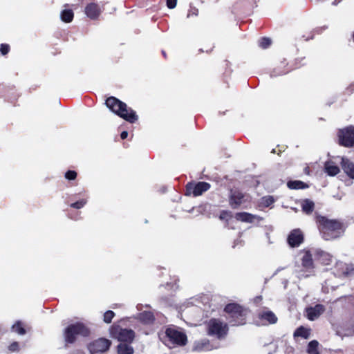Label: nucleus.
Segmentation results:
<instances>
[{"label": "nucleus", "instance_id": "nucleus-31", "mask_svg": "<svg viewBox=\"0 0 354 354\" xmlns=\"http://www.w3.org/2000/svg\"><path fill=\"white\" fill-rule=\"evenodd\" d=\"M272 44V40L269 37H261L259 41V46L263 48H268Z\"/></svg>", "mask_w": 354, "mask_h": 354}, {"label": "nucleus", "instance_id": "nucleus-38", "mask_svg": "<svg viewBox=\"0 0 354 354\" xmlns=\"http://www.w3.org/2000/svg\"><path fill=\"white\" fill-rule=\"evenodd\" d=\"M8 349L11 352H17L19 351V344L17 342H13L8 346Z\"/></svg>", "mask_w": 354, "mask_h": 354}, {"label": "nucleus", "instance_id": "nucleus-12", "mask_svg": "<svg viewBox=\"0 0 354 354\" xmlns=\"http://www.w3.org/2000/svg\"><path fill=\"white\" fill-rule=\"evenodd\" d=\"M246 201L245 194L239 189H231L228 196V203L233 209H239Z\"/></svg>", "mask_w": 354, "mask_h": 354}, {"label": "nucleus", "instance_id": "nucleus-1", "mask_svg": "<svg viewBox=\"0 0 354 354\" xmlns=\"http://www.w3.org/2000/svg\"><path fill=\"white\" fill-rule=\"evenodd\" d=\"M315 222L321 236L326 241H333L343 236L347 225L339 219H330L325 216L317 215Z\"/></svg>", "mask_w": 354, "mask_h": 354}, {"label": "nucleus", "instance_id": "nucleus-30", "mask_svg": "<svg viewBox=\"0 0 354 354\" xmlns=\"http://www.w3.org/2000/svg\"><path fill=\"white\" fill-rule=\"evenodd\" d=\"M13 331L19 335H24L26 333V330L24 327V324L21 321H17L12 327Z\"/></svg>", "mask_w": 354, "mask_h": 354}, {"label": "nucleus", "instance_id": "nucleus-25", "mask_svg": "<svg viewBox=\"0 0 354 354\" xmlns=\"http://www.w3.org/2000/svg\"><path fill=\"white\" fill-rule=\"evenodd\" d=\"M287 186L291 189H304L308 187V185L301 180H290L287 183Z\"/></svg>", "mask_w": 354, "mask_h": 354}, {"label": "nucleus", "instance_id": "nucleus-36", "mask_svg": "<svg viewBox=\"0 0 354 354\" xmlns=\"http://www.w3.org/2000/svg\"><path fill=\"white\" fill-rule=\"evenodd\" d=\"M262 201H263V204L266 207H269L272 203H274V200L273 196H264V197L262 198Z\"/></svg>", "mask_w": 354, "mask_h": 354}, {"label": "nucleus", "instance_id": "nucleus-41", "mask_svg": "<svg viewBox=\"0 0 354 354\" xmlns=\"http://www.w3.org/2000/svg\"><path fill=\"white\" fill-rule=\"evenodd\" d=\"M310 168L309 167L306 166L305 168H304V173L307 175H310Z\"/></svg>", "mask_w": 354, "mask_h": 354}, {"label": "nucleus", "instance_id": "nucleus-23", "mask_svg": "<svg viewBox=\"0 0 354 354\" xmlns=\"http://www.w3.org/2000/svg\"><path fill=\"white\" fill-rule=\"evenodd\" d=\"M325 171L328 176H334L339 172V168L332 161H327L324 165Z\"/></svg>", "mask_w": 354, "mask_h": 354}, {"label": "nucleus", "instance_id": "nucleus-24", "mask_svg": "<svg viewBox=\"0 0 354 354\" xmlns=\"http://www.w3.org/2000/svg\"><path fill=\"white\" fill-rule=\"evenodd\" d=\"M315 209V203L309 199H305L301 203V209L306 214H310Z\"/></svg>", "mask_w": 354, "mask_h": 354}, {"label": "nucleus", "instance_id": "nucleus-37", "mask_svg": "<svg viewBox=\"0 0 354 354\" xmlns=\"http://www.w3.org/2000/svg\"><path fill=\"white\" fill-rule=\"evenodd\" d=\"M10 50V46L7 44H1L0 45V52L1 55H7Z\"/></svg>", "mask_w": 354, "mask_h": 354}, {"label": "nucleus", "instance_id": "nucleus-42", "mask_svg": "<svg viewBox=\"0 0 354 354\" xmlns=\"http://www.w3.org/2000/svg\"><path fill=\"white\" fill-rule=\"evenodd\" d=\"M162 54L163 57H164L165 59H167V54H166V53H165V50H162Z\"/></svg>", "mask_w": 354, "mask_h": 354}, {"label": "nucleus", "instance_id": "nucleus-27", "mask_svg": "<svg viewBox=\"0 0 354 354\" xmlns=\"http://www.w3.org/2000/svg\"><path fill=\"white\" fill-rule=\"evenodd\" d=\"M140 319L145 324H151L155 320V317L151 312L145 311L140 314Z\"/></svg>", "mask_w": 354, "mask_h": 354}, {"label": "nucleus", "instance_id": "nucleus-32", "mask_svg": "<svg viewBox=\"0 0 354 354\" xmlns=\"http://www.w3.org/2000/svg\"><path fill=\"white\" fill-rule=\"evenodd\" d=\"M115 316V313L111 310H107L104 314L103 321L106 324H110Z\"/></svg>", "mask_w": 354, "mask_h": 354}, {"label": "nucleus", "instance_id": "nucleus-2", "mask_svg": "<svg viewBox=\"0 0 354 354\" xmlns=\"http://www.w3.org/2000/svg\"><path fill=\"white\" fill-rule=\"evenodd\" d=\"M105 104L113 113L129 123L133 124L138 120L136 111L115 97H107Z\"/></svg>", "mask_w": 354, "mask_h": 354}, {"label": "nucleus", "instance_id": "nucleus-26", "mask_svg": "<svg viewBox=\"0 0 354 354\" xmlns=\"http://www.w3.org/2000/svg\"><path fill=\"white\" fill-rule=\"evenodd\" d=\"M118 354H133V348L130 346V344L120 343L118 346Z\"/></svg>", "mask_w": 354, "mask_h": 354}, {"label": "nucleus", "instance_id": "nucleus-28", "mask_svg": "<svg viewBox=\"0 0 354 354\" xmlns=\"http://www.w3.org/2000/svg\"><path fill=\"white\" fill-rule=\"evenodd\" d=\"M74 17L73 11L71 9H65L61 12V19L65 23H70Z\"/></svg>", "mask_w": 354, "mask_h": 354}, {"label": "nucleus", "instance_id": "nucleus-4", "mask_svg": "<svg viewBox=\"0 0 354 354\" xmlns=\"http://www.w3.org/2000/svg\"><path fill=\"white\" fill-rule=\"evenodd\" d=\"M227 319L232 326H241L246 323L247 309L237 303H229L224 308Z\"/></svg>", "mask_w": 354, "mask_h": 354}, {"label": "nucleus", "instance_id": "nucleus-17", "mask_svg": "<svg viewBox=\"0 0 354 354\" xmlns=\"http://www.w3.org/2000/svg\"><path fill=\"white\" fill-rule=\"evenodd\" d=\"M307 317L309 320L313 321L317 319L325 311V307L322 304H316L313 307L306 308Z\"/></svg>", "mask_w": 354, "mask_h": 354}, {"label": "nucleus", "instance_id": "nucleus-5", "mask_svg": "<svg viewBox=\"0 0 354 354\" xmlns=\"http://www.w3.org/2000/svg\"><path fill=\"white\" fill-rule=\"evenodd\" d=\"M206 331L209 336L223 339L228 334L229 326L218 318H211L206 324Z\"/></svg>", "mask_w": 354, "mask_h": 354}, {"label": "nucleus", "instance_id": "nucleus-8", "mask_svg": "<svg viewBox=\"0 0 354 354\" xmlns=\"http://www.w3.org/2000/svg\"><path fill=\"white\" fill-rule=\"evenodd\" d=\"M165 335L169 342L179 346H185L187 343V335L174 327H169L165 330Z\"/></svg>", "mask_w": 354, "mask_h": 354}, {"label": "nucleus", "instance_id": "nucleus-22", "mask_svg": "<svg viewBox=\"0 0 354 354\" xmlns=\"http://www.w3.org/2000/svg\"><path fill=\"white\" fill-rule=\"evenodd\" d=\"M310 328H306L303 326H300L295 330L293 333V337L294 338L300 337L301 338L307 339L310 337Z\"/></svg>", "mask_w": 354, "mask_h": 354}, {"label": "nucleus", "instance_id": "nucleus-3", "mask_svg": "<svg viewBox=\"0 0 354 354\" xmlns=\"http://www.w3.org/2000/svg\"><path fill=\"white\" fill-rule=\"evenodd\" d=\"M90 335L91 329L86 324L82 322L70 324L63 330L64 346L75 344L78 337H88Z\"/></svg>", "mask_w": 354, "mask_h": 354}, {"label": "nucleus", "instance_id": "nucleus-6", "mask_svg": "<svg viewBox=\"0 0 354 354\" xmlns=\"http://www.w3.org/2000/svg\"><path fill=\"white\" fill-rule=\"evenodd\" d=\"M109 330L111 336L121 343L131 344L136 336L132 329L123 328L119 325H112Z\"/></svg>", "mask_w": 354, "mask_h": 354}, {"label": "nucleus", "instance_id": "nucleus-20", "mask_svg": "<svg viewBox=\"0 0 354 354\" xmlns=\"http://www.w3.org/2000/svg\"><path fill=\"white\" fill-rule=\"evenodd\" d=\"M236 220L244 223H252L254 222L255 216L248 212H237L234 215Z\"/></svg>", "mask_w": 354, "mask_h": 354}, {"label": "nucleus", "instance_id": "nucleus-19", "mask_svg": "<svg viewBox=\"0 0 354 354\" xmlns=\"http://www.w3.org/2000/svg\"><path fill=\"white\" fill-rule=\"evenodd\" d=\"M315 257L317 261H319L322 264L329 265L331 263V256L321 250H316Z\"/></svg>", "mask_w": 354, "mask_h": 354}, {"label": "nucleus", "instance_id": "nucleus-29", "mask_svg": "<svg viewBox=\"0 0 354 354\" xmlns=\"http://www.w3.org/2000/svg\"><path fill=\"white\" fill-rule=\"evenodd\" d=\"M318 346L319 342L317 340L310 341L307 346V353L308 354H319Z\"/></svg>", "mask_w": 354, "mask_h": 354}, {"label": "nucleus", "instance_id": "nucleus-40", "mask_svg": "<svg viewBox=\"0 0 354 354\" xmlns=\"http://www.w3.org/2000/svg\"><path fill=\"white\" fill-rule=\"evenodd\" d=\"M128 136V132L127 131H124L121 133L120 134V138L122 140H124L127 138Z\"/></svg>", "mask_w": 354, "mask_h": 354}, {"label": "nucleus", "instance_id": "nucleus-11", "mask_svg": "<svg viewBox=\"0 0 354 354\" xmlns=\"http://www.w3.org/2000/svg\"><path fill=\"white\" fill-rule=\"evenodd\" d=\"M305 58L296 59L294 62V64L290 65L286 59L280 62V63L276 66L274 68V72L279 75H285L290 72L291 71L300 68L301 66L306 64L305 62H302L304 61Z\"/></svg>", "mask_w": 354, "mask_h": 354}, {"label": "nucleus", "instance_id": "nucleus-21", "mask_svg": "<svg viewBox=\"0 0 354 354\" xmlns=\"http://www.w3.org/2000/svg\"><path fill=\"white\" fill-rule=\"evenodd\" d=\"M302 266L306 269H312L314 268L312 254L309 250H306L301 259Z\"/></svg>", "mask_w": 354, "mask_h": 354}, {"label": "nucleus", "instance_id": "nucleus-34", "mask_svg": "<svg viewBox=\"0 0 354 354\" xmlns=\"http://www.w3.org/2000/svg\"><path fill=\"white\" fill-rule=\"evenodd\" d=\"M87 203L86 199H81L78 201L73 203L70 205V206L75 209H81Z\"/></svg>", "mask_w": 354, "mask_h": 354}, {"label": "nucleus", "instance_id": "nucleus-9", "mask_svg": "<svg viewBox=\"0 0 354 354\" xmlns=\"http://www.w3.org/2000/svg\"><path fill=\"white\" fill-rule=\"evenodd\" d=\"M111 344V340L104 337H100L91 342L88 344L87 348L90 354H104L109 350Z\"/></svg>", "mask_w": 354, "mask_h": 354}, {"label": "nucleus", "instance_id": "nucleus-15", "mask_svg": "<svg viewBox=\"0 0 354 354\" xmlns=\"http://www.w3.org/2000/svg\"><path fill=\"white\" fill-rule=\"evenodd\" d=\"M86 15L92 20H96L102 13L100 6L96 3H88L84 9Z\"/></svg>", "mask_w": 354, "mask_h": 354}, {"label": "nucleus", "instance_id": "nucleus-7", "mask_svg": "<svg viewBox=\"0 0 354 354\" xmlns=\"http://www.w3.org/2000/svg\"><path fill=\"white\" fill-rule=\"evenodd\" d=\"M337 142L339 145L346 147H354V126L349 125L337 131Z\"/></svg>", "mask_w": 354, "mask_h": 354}, {"label": "nucleus", "instance_id": "nucleus-16", "mask_svg": "<svg viewBox=\"0 0 354 354\" xmlns=\"http://www.w3.org/2000/svg\"><path fill=\"white\" fill-rule=\"evenodd\" d=\"M257 317L264 325L274 324L278 320L275 314L271 310L260 311L257 314Z\"/></svg>", "mask_w": 354, "mask_h": 354}, {"label": "nucleus", "instance_id": "nucleus-39", "mask_svg": "<svg viewBox=\"0 0 354 354\" xmlns=\"http://www.w3.org/2000/svg\"><path fill=\"white\" fill-rule=\"evenodd\" d=\"M177 4V0H167V6L169 9H174Z\"/></svg>", "mask_w": 354, "mask_h": 354}, {"label": "nucleus", "instance_id": "nucleus-13", "mask_svg": "<svg viewBox=\"0 0 354 354\" xmlns=\"http://www.w3.org/2000/svg\"><path fill=\"white\" fill-rule=\"evenodd\" d=\"M304 241V234L299 228L292 230L287 237V243L291 248H297Z\"/></svg>", "mask_w": 354, "mask_h": 354}, {"label": "nucleus", "instance_id": "nucleus-18", "mask_svg": "<svg viewBox=\"0 0 354 354\" xmlns=\"http://www.w3.org/2000/svg\"><path fill=\"white\" fill-rule=\"evenodd\" d=\"M341 167L344 172L351 178L354 179V162L347 158H342Z\"/></svg>", "mask_w": 354, "mask_h": 354}, {"label": "nucleus", "instance_id": "nucleus-43", "mask_svg": "<svg viewBox=\"0 0 354 354\" xmlns=\"http://www.w3.org/2000/svg\"><path fill=\"white\" fill-rule=\"evenodd\" d=\"M353 335H354V324L353 325Z\"/></svg>", "mask_w": 354, "mask_h": 354}, {"label": "nucleus", "instance_id": "nucleus-10", "mask_svg": "<svg viewBox=\"0 0 354 354\" xmlns=\"http://www.w3.org/2000/svg\"><path fill=\"white\" fill-rule=\"evenodd\" d=\"M211 188V185L205 181L189 182L185 185V195L194 197L201 196Z\"/></svg>", "mask_w": 354, "mask_h": 354}, {"label": "nucleus", "instance_id": "nucleus-35", "mask_svg": "<svg viewBox=\"0 0 354 354\" xmlns=\"http://www.w3.org/2000/svg\"><path fill=\"white\" fill-rule=\"evenodd\" d=\"M77 176V173L74 170H68L64 174V177L68 180H73Z\"/></svg>", "mask_w": 354, "mask_h": 354}, {"label": "nucleus", "instance_id": "nucleus-14", "mask_svg": "<svg viewBox=\"0 0 354 354\" xmlns=\"http://www.w3.org/2000/svg\"><path fill=\"white\" fill-rule=\"evenodd\" d=\"M217 71L221 75L222 81L227 84L232 73L230 63L227 60L222 61L217 66Z\"/></svg>", "mask_w": 354, "mask_h": 354}, {"label": "nucleus", "instance_id": "nucleus-33", "mask_svg": "<svg viewBox=\"0 0 354 354\" xmlns=\"http://www.w3.org/2000/svg\"><path fill=\"white\" fill-rule=\"evenodd\" d=\"M232 217V214L229 210H222L220 212L219 218L222 221H228Z\"/></svg>", "mask_w": 354, "mask_h": 354}]
</instances>
